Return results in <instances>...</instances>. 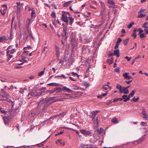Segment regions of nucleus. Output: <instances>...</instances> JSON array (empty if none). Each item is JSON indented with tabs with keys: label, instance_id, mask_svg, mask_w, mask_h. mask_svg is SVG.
Masks as SVG:
<instances>
[{
	"label": "nucleus",
	"instance_id": "1",
	"mask_svg": "<svg viewBox=\"0 0 148 148\" xmlns=\"http://www.w3.org/2000/svg\"><path fill=\"white\" fill-rule=\"evenodd\" d=\"M46 89V88H43L40 90L38 89H34L32 90V91L28 94V95H31L33 97H36L38 96H39L41 95H44L45 93V91L44 90Z\"/></svg>",
	"mask_w": 148,
	"mask_h": 148
},
{
	"label": "nucleus",
	"instance_id": "2",
	"mask_svg": "<svg viewBox=\"0 0 148 148\" xmlns=\"http://www.w3.org/2000/svg\"><path fill=\"white\" fill-rule=\"evenodd\" d=\"M54 90L55 91H56V92L58 93V92H61L62 91V90H65L67 91L68 92L70 93L71 91H72V90H70L68 88H67L66 87H64L62 88H59V87H56L54 89Z\"/></svg>",
	"mask_w": 148,
	"mask_h": 148
},
{
	"label": "nucleus",
	"instance_id": "3",
	"mask_svg": "<svg viewBox=\"0 0 148 148\" xmlns=\"http://www.w3.org/2000/svg\"><path fill=\"white\" fill-rule=\"evenodd\" d=\"M39 104H40L41 106H43L44 108H42L45 112H46V98L42 99L39 102Z\"/></svg>",
	"mask_w": 148,
	"mask_h": 148
},
{
	"label": "nucleus",
	"instance_id": "4",
	"mask_svg": "<svg viewBox=\"0 0 148 148\" xmlns=\"http://www.w3.org/2000/svg\"><path fill=\"white\" fill-rule=\"evenodd\" d=\"M67 29L66 27H64L63 29V33L62 34V38L63 40H65L67 38V36L68 35Z\"/></svg>",
	"mask_w": 148,
	"mask_h": 148
},
{
	"label": "nucleus",
	"instance_id": "5",
	"mask_svg": "<svg viewBox=\"0 0 148 148\" xmlns=\"http://www.w3.org/2000/svg\"><path fill=\"white\" fill-rule=\"evenodd\" d=\"M65 12H62V17L61 19L62 21L66 23V26L68 25L69 20L67 15L64 14Z\"/></svg>",
	"mask_w": 148,
	"mask_h": 148
},
{
	"label": "nucleus",
	"instance_id": "6",
	"mask_svg": "<svg viewBox=\"0 0 148 148\" xmlns=\"http://www.w3.org/2000/svg\"><path fill=\"white\" fill-rule=\"evenodd\" d=\"M71 43L72 50L77 47V40L74 38H71Z\"/></svg>",
	"mask_w": 148,
	"mask_h": 148
},
{
	"label": "nucleus",
	"instance_id": "7",
	"mask_svg": "<svg viewBox=\"0 0 148 148\" xmlns=\"http://www.w3.org/2000/svg\"><path fill=\"white\" fill-rule=\"evenodd\" d=\"M80 131L82 134L85 135H89L91 134V132L90 131L84 129L80 130Z\"/></svg>",
	"mask_w": 148,
	"mask_h": 148
},
{
	"label": "nucleus",
	"instance_id": "8",
	"mask_svg": "<svg viewBox=\"0 0 148 148\" xmlns=\"http://www.w3.org/2000/svg\"><path fill=\"white\" fill-rule=\"evenodd\" d=\"M129 74V73H125L123 74V76L124 77L125 79H127L129 80L130 79L132 78L131 76L128 75Z\"/></svg>",
	"mask_w": 148,
	"mask_h": 148
},
{
	"label": "nucleus",
	"instance_id": "9",
	"mask_svg": "<svg viewBox=\"0 0 148 148\" xmlns=\"http://www.w3.org/2000/svg\"><path fill=\"white\" fill-rule=\"evenodd\" d=\"M123 99V101L125 102H126L127 101L130 100L129 97L127 95H123L122 96Z\"/></svg>",
	"mask_w": 148,
	"mask_h": 148
},
{
	"label": "nucleus",
	"instance_id": "10",
	"mask_svg": "<svg viewBox=\"0 0 148 148\" xmlns=\"http://www.w3.org/2000/svg\"><path fill=\"white\" fill-rule=\"evenodd\" d=\"M146 138L144 136H142L141 138H139L138 140H136V142H137L138 144L142 143V142L145 141Z\"/></svg>",
	"mask_w": 148,
	"mask_h": 148
},
{
	"label": "nucleus",
	"instance_id": "11",
	"mask_svg": "<svg viewBox=\"0 0 148 148\" xmlns=\"http://www.w3.org/2000/svg\"><path fill=\"white\" fill-rule=\"evenodd\" d=\"M3 119L5 124H9V120L6 116H3Z\"/></svg>",
	"mask_w": 148,
	"mask_h": 148
},
{
	"label": "nucleus",
	"instance_id": "12",
	"mask_svg": "<svg viewBox=\"0 0 148 148\" xmlns=\"http://www.w3.org/2000/svg\"><path fill=\"white\" fill-rule=\"evenodd\" d=\"M111 89V87L108 85H106L103 86L102 88V90H110Z\"/></svg>",
	"mask_w": 148,
	"mask_h": 148
},
{
	"label": "nucleus",
	"instance_id": "13",
	"mask_svg": "<svg viewBox=\"0 0 148 148\" xmlns=\"http://www.w3.org/2000/svg\"><path fill=\"white\" fill-rule=\"evenodd\" d=\"M32 18H27V21L26 22V25H27V27H28L31 23L32 20Z\"/></svg>",
	"mask_w": 148,
	"mask_h": 148
},
{
	"label": "nucleus",
	"instance_id": "14",
	"mask_svg": "<svg viewBox=\"0 0 148 148\" xmlns=\"http://www.w3.org/2000/svg\"><path fill=\"white\" fill-rule=\"evenodd\" d=\"M7 8H2L0 10L1 12L3 15H4L5 14L6 10H7Z\"/></svg>",
	"mask_w": 148,
	"mask_h": 148
},
{
	"label": "nucleus",
	"instance_id": "15",
	"mask_svg": "<svg viewBox=\"0 0 148 148\" xmlns=\"http://www.w3.org/2000/svg\"><path fill=\"white\" fill-rule=\"evenodd\" d=\"M124 87H123L121 90V93H122L123 92V93L125 94H128L129 92L128 89H124Z\"/></svg>",
	"mask_w": 148,
	"mask_h": 148
},
{
	"label": "nucleus",
	"instance_id": "16",
	"mask_svg": "<svg viewBox=\"0 0 148 148\" xmlns=\"http://www.w3.org/2000/svg\"><path fill=\"white\" fill-rule=\"evenodd\" d=\"M55 48L56 51V55L57 57H59L60 56V52H59V48L57 45L55 46Z\"/></svg>",
	"mask_w": 148,
	"mask_h": 148
},
{
	"label": "nucleus",
	"instance_id": "17",
	"mask_svg": "<svg viewBox=\"0 0 148 148\" xmlns=\"http://www.w3.org/2000/svg\"><path fill=\"white\" fill-rule=\"evenodd\" d=\"M7 94H6L5 92H3L2 95V97L4 98L3 99H1V100H6L7 99Z\"/></svg>",
	"mask_w": 148,
	"mask_h": 148
},
{
	"label": "nucleus",
	"instance_id": "18",
	"mask_svg": "<svg viewBox=\"0 0 148 148\" xmlns=\"http://www.w3.org/2000/svg\"><path fill=\"white\" fill-rule=\"evenodd\" d=\"M114 55H116L118 57H119L120 56L119 55V50L118 49L116 50H115L114 51Z\"/></svg>",
	"mask_w": 148,
	"mask_h": 148
},
{
	"label": "nucleus",
	"instance_id": "19",
	"mask_svg": "<svg viewBox=\"0 0 148 148\" xmlns=\"http://www.w3.org/2000/svg\"><path fill=\"white\" fill-rule=\"evenodd\" d=\"M73 1L72 0L69 1L68 2H66L63 4V6L64 7H67L69 5H70Z\"/></svg>",
	"mask_w": 148,
	"mask_h": 148
},
{
	"label": "nucleus",
	"instance_id": "20",
	"mask_svg": "<svg viewBox=\"0 0 148 148\" xmlns=\"http://www.w3.org/2000/svg\"><path fill=\"white\" fill-rule=\"evenodd\" d=\"M111 121L114 123H117L119 122L118 120L115 117H113Z\"/></svg>",
	"mask_w": 148,
	"mask_h": 148
},
{
	"label": "nucleus",
	"instance_id": "21",
	"mask_svg": "<svg viewBox=\"0 0 148 148\" xmlns=\"http://www.w3.org/2000/svg\"><path fill=\"white\" fill-rule=\"evenodd\" d=\"M103 131V130L102 128H99L97 129V132L99 134H101Z\"/></svg>",
	"mask_w": 148,
	"mask_h": 148
},
{
	"label": "nucleus",
	"instance_id": "22",
	"mask_svg": "<svg viewBox=\"0 0 148 148\" xmlns=\"http://www.w3.org/2000/svg\"><path fill=\"white\" fill-rule=\"evenodd\" d=\"M108 92V91H106V93H103V94L97 96V98H102L103 96H106L107 95Z\"/></svg>",
	"mask_w": 148,
	"mask_h": 148
},
{
	"label": "nucleus",
	"instance_id": "23",
	"mask_svg": "<svg viewBox=\"0 0 148 148\" xmlns=\"http://www.w3.org/2000/svg\"><path fill=\"white\" fill-rule=\"evenodd\" d=\"M135 92L136 91L134 90H133L132 91V92L131 93H130L128 95L130 99V97H132L133 96V95L135 94Z\"/></svg>",
	"mask_w": 148,
	"mask_h": 148
},
{
	"label": "nucleus",
	"instance_id": "24",
	"mask_svg": "<svg viewBox=\"0 0 148 148\" xmlns=\"http://www.w3.org/2000/svg\"><path fill=\"white\" fill-rule=\"evenodd\" d=\"M68 18L70 21V25H71L74 21V18L70 16H69Z\"/></svg>",
	"mask_w": 148,
	"mask_h": 148
},
{
	"label": "nucleus",
	"instance_id": "25",
	"mask_svg": "<svg viewBox=\"0 0 148 148\" xmlns=\"http://www.w3.org/2000/svg\"><path fill=\"white\" fill-rule=\"evenodd\" d=\"M136 29L134 30L133 32L131 34V36L134 37V38H136Z\"/></svg>",
	"mask_w": 148,
	"mask_h": 148
},
{
	"label": "nucleus",
	"instance_id": "26",
	"mask_svg": "<svg viewBox=\"0 0 148 148\" xmlns=\"http://www.w3.org/2000/svg\"><path fill=\"white\" fill-rule=\"evenodd\" d=\"M129 40V38H126V39H125L123 41V43L124 45H127Z\"/></svg>",
	"mask_w": 148,
	"mask_h": 148
},
{
	"label": "nucleus",
	"instance_id": "27",
	"mask_svg": "<svg viewBox=\"0 0 148 148\" xmlns=\"http://www.w3.org/2000/svg\"><path fill=\"white\" fill-rule=\"evenodd\" d=\"M108 3L112 5L113 6H115V4L114 2L113 1V0H108Z\"/></svg>",
	"mask_w": 148,
	"mask_h": 148
},
{
	"label": "nucleus",
	"instance_id": "28",
	"mask_svg": "<svg viewBox=\"0 0 148 148\" xmlns=\"http://www.w3.org/2000/svg\"><path fill=\"white\" fill-rule=\"evenodd\" d=\"M139 99V98L138 97H137L136 98H135V97H134V98L130 100L131 101H134L135 102H137L138 101V100Z\"/></svg>",
	"mask_w": 148,
	"mask_h": 148
},
{
	"label": "nucleus",
	"instance_id": "29",
	"mask_svg": "<svg viewBox=\"0 0 148 148\" xmlns=\"http://www.w3.org/2000/svg\"><path fill=\"white\" fill-rule=\"evenodd\" d=\"M146 15L145 14H143L142 13H138V18H142L145 16Z\"/></svg>",
	"mask_w": 148,
	"mask_h": 148
},
{
	"label": "nucleus",
	"instance_id": "30",
	"mask_svg": "<svg viewBox=\"0 0 148 148\" xmlns=\"http://www.w3.org/2000/svg\"><path fill=\"white\" fill-rule=\"evenodd\" d=\"M116 88L119 90V91L121 92V90L122 89V86L119 84H117L116 86Z\"/></svg>",
	"mask_w": 148,
	"mask_h": 148
},
{
	"label": "nucleus",
	"instance_id": "31",
	"mask_svg": "<svg viewBox=\"0 0 148 148\" xmlns=\"http://www.w3.org/2000/svg\"><path fill=\"white\" fill-rule=\"evenodd\" d=\"M91 39V38H86L84 40V43H88L90 41Z\"/></svg>",
	"mask_w": 148,
	"mask_h": 148
},
{
	"label": "nucleus",
	"instance_id": "32",
	"mask_svg": "<svg viewBox=\"0 0 148 148\" xmlns=\"http://www.w3.org/2000/svg\"><path fill=\"white\" fill-rule=\"evenodd\" d=\"M6 37L5 36H2L0 37V42H2L5 40Z\"/></svg>",
	"mask_w": 148,
	"mask_h": 148
},
{
	"label": "nucleus",
	"instance_id": "33",
	"mask_svg": "<svg viewBox=\"0 0 148 148\" xmlns=\"http://www.w3.org/2000/svg\"><path fill=\"white\" fill-rule=\"evenodd\" d=\"M56 97H51L49 98L48 99H47V104L48 103V102L51 100H53Z\"/></svg>",
	"mask_w": 148,
	"mask_h": 148
},
{
	"label": "nucleus",
	"instance_id": "34",
	"mask_svg": "<svg viewBox=\"0 0 148 148\" xmlns=\"http://www.w3.org/2000/svg\"><path fill=\"white\" fill-rule=\"evenodd\" d=\"M88 48V46H83L82 47V52H85Z\"/></svg>",
	"mask_w": 148,
	"mask_h": 148
},
{
	"label": "nucleus",
	"instance_id": "35",
	"mask_svg": "<svg viewBox=\"0 0 148 148\" xmlns=\"http://www.w3.org/2000/svg\"><path fill=\"white\" fill-rule=\"evenodd\" d=\"M134 24V22L132 21L131 23L127 26V27L128 28H130L132 27V26Z\"/></svg>",
	"mask_w": 148,
	"mask_h": 148
},
{
	"label": "nucleus",
	"instance_id": "36",
	"mask_svg": "<svg viewBox=\"0 0 148 148\" xmlns=\"http://www.w3.org/2000/svg\"><path fill=\"white\" fill-rule=\"evenodd\" d=\"M47 85L50 86H58V84L56 83H51L48 84Z\"/></svg>",
	"mask_w": 148,
	"mask_h": 148
},
{
	"label": "nucleus",
	"instance_id": "37",
	"mask_svg": "<svg viewBox=\"0 0 148 148\" xmlns=\"http://www.w3.org/2000/svg\"><path fill=\"white\" fill-rule=\"evenodd\" d=\"M79 148H87V145L84 144H82L80 145Z\"/></svg>",
	"mask_w": 148,
	"mask_h": 148
},
{
	"label": "nucleus",
	"instance_id": "38",
	"mask_svg": "<svg viewBox=\"0 0 148 148\" xmlns=\"http://www.w3.org/2000/svg\"><path fill=\"white\" fill-rule=\"evenodd\" d=\"M107 62L109 64H110L113 62V60L112 59H109L107 60Z\"/></svg>",
	"mask_w": 148,
	"mask_h": 148
},
{
	"label": "nucleus",
	"instance_id": "39",
	"mask_svg": "<svg viewBox=\"0 0 148 148\" xmlns=\"http://www.w3.org/2000/svg\"><path fill=\"white\" fill-rule=\"evenodd\" d=\"M44 71H42L40 72H39L38 74V75L40 77L42 76V75H43L44 74Z\"/></svg>",
	"mask_w": 148,
	"mask_h": 148
},
{
	"label": "nucleus",
	"instance_id": "40",
	"mask_svg": "<svg viewBox=\"0 0 148 148\" xmlns=\"http://www.w3.org/2000/svg\"><path fill=\"white\" fill-rule=\"evenodd\" d=\"M97 113V111H94L92 112V114L94 116V117H95Z\"/></svg>",
	"mask_w": 148,
	"mask_h": 148
},
{
	"label": "nucleus",
	"instance_id": "41",
	"mask_svg": "<svg viewBox=\"0 0 148 148\" xmlns=\"http://www.w3.org/2000/svg\"><path fill=\"white\" fill-rule=\"evenodd\" d=\"M64 99L63 98H60L58 99L57 100H55L53 101V102H56L57 101H63Z\"/></svg>",
	"mask_w": 148,
	"mask_h": 148
},
{
	"label": "nucleus",
	"instance_id": "42",
	"mask_svg": "<svg viewBox=\"0 0 148 148\" xmlns=\"http://www.w3.org/2000/svg\"><path fill=\"white\" fill-rule=\"evenodd\" d=\"M66 95H68L69 96L67 98V99H72V98H73V97H71V95H70L68 94H65Z\"/></svg>",
	"mask_w": 148,
	"mask_h": 148
},
{
	"label": "nucleus",
	"instance_id": "43",
	"mask_svg": "<svg viewBox=\"0 0 148 148\" xmlns=\"http://www.w3.org/2000/svg\"><path fill=\"white\" fill-rule=\"evenodd\" d=\"M27 49H31L32 47L30 45L28 46L27 47H24L23 48V49L24 50H26Z\"/></svg>",
	"mask_w": 148,
	"mask_h": 148
},
{
	"label": "nucleus",
	"instance_id": "44",
	"mask_svg": "<svg viewBox=\"0 0 148 148\" xmlns=\"http://www.w3.org/2000/svg\"><path fill=\"white\" fill-rule=\"evenodd\" d=\"M141 124L143 126H146L147 125V122H142L141 123Z\"/></svg>",
	"mask_w": 148,
	"mask_h": 148
},
{
	"label": "nucleus",
	"instance_id": "45",
	"mask_svg": "<svg viewBox=\"0 0 148 148\" xmlns=\"http://www.w3.org/2000/svg\"><path fill=\"white\" fill-rule=\"evenodd\" d=\"M0 112H1L2 114H6L7 113V112L4 110L2 109L0 110Z\"/></svg>",
	"mask_w": 148,
	"mask_h": 148
},
{
	"label": "nucleus",
	"instance_id": "46",
	"mask_svg": "<svg viewBox=\"0 0 148 148\" xmlns=\"http://www.w3.org/2000/svg\"><path fill=\"white\" fill-rule=\"evenodd\" d=\"M61 140H57L56 142V143H58V142L60 143V144H61V145H64V144L62 142H61Z\"/></svg>",
	"mask_w": 148,
	"mask_h": 148
},
{
	"label": "nucleus",
	"instance_id": "47",
	"mask_svg": "<svg viewBox=\"0 0 148 148\" xmlns=\"http://www.w3.org/2000/svg\"><path fill=\"white\" fill-rule=\"evenodd\" d=\"M66 113V112H64L60 114L59 115L61 116H63Z\"/></svg>",
	"mask_w": 148,
	"mask_h": 148
},
{
	"label": "nucleus",
	"instance_id": "48",
	"mask_svg": "<svg viewBox=\"0 0 148 148\" xmlns=\"http://www.w3.org/2000/svg\"><path fill=\"white\" fill-rule=\"evenodd\" d=\"M148 24V22H145L144 23V25H143V27H144L146 28H147L148 27V26H146V25Z\"/></svg>",
	"mask_w": 148,
	"mask_h": 148
},
{
	"label": "nucleus",
	"instance_id": "49",
	"mask_svg": "<svg viewBox=\"0 0 148 148\" xmlns=\"http://www.w3.org/2000/svg\"><path fill=\"white\" fill-rule=\"evenodd\" d=\"M144 116L143 117V118L144 119H145L146 120H148V115L146 114L144 115Z\"/></svg>",
	"mask_w": 148,
	"mask_h": 148
},
{
	"label": "nucleus",
	"instance_id": "50",
	"mask_svg": "<svg viewBox=\"0 0 148 148\" xmlns=\"http://www.w3.org/2000/svg\"><path fill=\"white\" fill-rule=\"evenodd\" d=\"M35 16V12L34 11H32L31 13V17H32H32L34 16Z\"/></svg>",
	"mask_w": 148,
	"mask_h": 148
},
{
	"label": "nucleus",
	"instance_id": "51",
	"mask_svg": "<svg viewBox=\"0 0 148 148\" xmlns=\"http://www.w3.org/2000/svg\"><path fill=\"white\" fill-rule=\"evenodd\" d=\"M140 36L142 38L143 37H145L146 36V35L145 34V36H144V34H140Z\"/></svg>",
	"mask_w": 148,
	"mask_h": 148
},
{
	"label": "nucleus",
	"instance_id": "52",
	"mask_svg": "<svg viewBox=\"0 0 148 148\" xmlns=\"http://www.w3.org/2000/svg\"><path fill=\"white\" fill-rule=\"evenodd\" d=\"M145 10V9H141L140 11L138 12V13H142V12H143Z\"/></svg>",
	"mask_w": 148,
	"mask_h": 148
},
{
	"label": "nucleus",
	"instance_id": "53",
	"mask_svg": "<svg viewBox=\"0 0 148 148\" xmlns=\"http://www.w3.org/2000/svg\"><path fill=\"white\" fill-rule=\"evenodd\" d=\"M122 41L121 39L120 38H118V40L116 42V43L118 44L120 42H121Z\"/></svg>",
	"mask_w": 148,
	"mask_h": 148
},
{
	"label": "nucleus",
	"instance_id": "54",
	"mask_svg": "<svg viewBox=\"0 0 148 148\" xmlns=\"http://www.w3.org/2000/svg\"><path fill=\"white\" fill-rule=\"evenodd\" d=\"M125 58L127 59L128 61H129L132 58L131 57L129 58L128 56H127L125 57Z\"/></svg>",
	"mask_w": 148,
	"mask_h": 148
},
{
	"label": "nucleus",
	"instance_id": "55",
	"mask_svg": "<svg viewBox=\"0 0 148 148\" xmlns=\"http://www.w3.org/2000/svg\"><path fill=\"white\" fill-rule=\"evenodd\" d=\"M55 92V91L54 89V90H47V92H49V93L50 94L54 92Z\"/></svg>",
	"mask_w": 148,
	"mask_h": 148
},
{
	"label": "nucleus",
	"instance_id": "56",
	"mask_svg": "<svg viewBox=\"0 0 148 148\" xmlns=\"http://www.w3.org/2000/svg\"><path fill=\"white\" fill-rule=\"evenodd\" d=\"M10 51H11L10 53L12 54L15 52L16 51V50L15 49H13L12 50H10Z\"/></svg>",
	"mask_w": 148,
	"mask_h": 148
},
{
	"label": "nucleus",
	"instance_id": "57",
	"mask_svg": "<svg viewBox=\"0 0 148 148\" xmlns=\"http://www.w3.org/2000/svg\"><path fill=\"white\" fill-rule=\"evenodd\" d=\"M63 77L64 78H67L68 77H66L64 75H62L61 76H56V77Z\"/></svg>",
	"mask_w": 148,
	"mask_h": 148
},
{
	"label": "nucleus",
	"instance_id": "58",
	"mask_svg": "<svg viewBox=\"0 0 148 148\" xmlns=\"http://www.w3.org/2000/svg\"><path fill=\"white\" fill-rule=\"evenodd\" d=\"M56 16V14L54 12H52L51 14V16L54 18Z\"/></svg>",
	"mask_w": 148,
	"mask_h": 148
},
{
	"label": "nucleus",
	"instance_id": "59",
	"mask_svg": "<svg viewBox=\"0 0 148 148\" xmlns=\"http://www.w3.org/2000/svg\"><path fill=\"white\" fill-rule=\"evenodd\" d=\"M95 124L96 125V126H95L96 127H97L99 126V122L98 121H95Z\"/></svg>",
	"mask_w": 148,
	"mask_h": 148
},
{
	"label": "nucleus",
	"instance_id": "60",
	"mask_svg": "<svg viewBox=\"0 0 148 148\" xmlns=\"http://www.w3.org/2000/svg\"><path fill=\"white\" fill-rule=\"evenodd\" d=\"M138 30L139 31V34H141V33H142L143 31V30H142L140 28Z\"/></svg>",
	"mask_w": 148,
	"mask_h": 148
},
{
	"label": "nucleus",
	"instance_id": "61",
	"mask_svg": "<svg viewBox=\"0 0 148 148\" xmlns=\"http://www.w3.org/2000/svg\"><path fill=\"white\" fill-rule=\"evenodd\" d=\"M38 146L39 147H41L42 146H43V143H41L40 144H38L36 145Z\"/></svg>",
	"mask_w": 148,
	"mask_h": 148
},
{
	"label": "nucleus",
	"instance_id": "62",
	"mask_svg": "<svg viewBox=\"0 0 148 148\" xmlns=\"http://www.w3.org/2000/svg\"><path fill=\"white\" fill-rule=\"evenodd\" d=\"M144 31H145V33L146 34H148V29L145 28L144 30Z\"/></svg>",
	"mask_w": 148,
	"mask_h": 148
},
{
	"label": "nucleus",
	"instance_id": "63",
	"mask_svg": "<svg viewBox=\"0 0 148 148\" xmlns=\"http://www.w3.org/2000/svg\"><path fill=\"white\" fill-rule=\"evenodd\" d=\"M125 82H126L127 84H130L132 82V80H131L129 81H125Z\"/></svg>",
	"mask_w": 148,
	"mask_h": 148
},
{
	"label": "nucleus",
	"instance_id": "64",
	"mask_svg": "<svg viewBox=\"0 0 148 148\" xmlns=\"http://www.w3.org/2000/svg\"><path fill=\"white\" fill-rule=\"evenodd\" d=\"M115 71L116 72H119L120 71L119 68L115 69Z\"/></svg>",
	"mask_w": 148,
	"mask_h": 148
}]
</instances>
